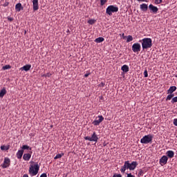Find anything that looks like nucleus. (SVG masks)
Here are the masks:
<instances>
[{
  "mask_svg": "<svg viewBox=\"0 0 177 177\" xmlns=\"http://www.w3.org/2000/svg\"><path fill=\"white\" fill-rule=\"evenodd\" d=\"M138 165V163L137 161H133L131 163H130L129 160H127L124 162V165L122 167L120 171L122 173L124 174L127 169L134 170Z\"/></svg>",
  "mask_w": 177,
  "mask_h": 177,
  "instance_id": "nucleus-1",
  "label": "nucleus"
},
{
  "mask_svg": "<svg viewBox=\"0 0 177 177\" xmlns=\"http://www.w3.org/2000/svg\"><path fill=\"white\" fill-rule=\"evenodd\" d=\"M40 165L38 162H31L29 167V174L32 176H36L39 170Z\"/></svg>",
  "mask_w": 177,
  "mask_h": 177,
  "instance_id": "nucleus-2",
  "label": "nucleus"
},
{
  "mask_svg": "<svg viewBox=\"0 0 177 177\" xmlns=\"http://www.w3.org/2000/svg\"><path fill=\"white\" fill-rule=\"evenodd\" d=\"M142 42V50L151 48L153 46L152 39L151 38H144L140 40Z\"/></svg>",
  "mask_w": 177,
  "mask_h": 177,
  "instance_id": "nucleus-3",
  "label": "nucleus"
},
{
  "mask_svg": "<svg viewBox=\"0 0 177 177\" xmlns=\"http://www.w3.org/2000/svg\"><path fill=\"white\" fill-rule=\"evenodd\" d=\"M119 11V8L117 6L111 5L106 8V13L109 16H112L113 13H117Z\"/></svg>",
  "mask_w": 177,
  "mask_h": 177,
  "instance_id": "nucleus-4",
  "label": "nucleus"
},
{
  "mask_svg": "<svg viewBox=\"0 0 177 177\" xmlns=\"http://www.w3.org/2000/svg\"><path fill=\"white\" fill-rule=\"evenodd\" d=\"M153 140V136L151 134L145 135L140 140V142L142 144H149Z\"/></svg>",
  "mask_w": 177,
  "mask_h": 177,
  "instance_id": "nucleus-5",
  "label": "nucleus"
},
{
  "mask_svg": "<svg viewBox=\"0 0 177 177\" xmlns=\"http://www.w3.org/2000/svg\"><path fill=\"white\" fill-rule=\"evenodd\" d=\"M86 140H88L90 142H97V140H99L95 131L93 132V135L91 136H86L84 138Z\"/></svg>",
  "mask_w": 177,
  "mask_h": 177,
  "instance_id": "nucleus-6",
  "label": "nucleus"
},
{
  "mask_svg": "<svg viewBox=\"0 0 177 177\" xmlns=\"http://www.w3.org/2000/svg\"><path fill=\"white\" fill-rule=\"evenodd\" d=\"M10 159L8 157H5L3 162L1 165L3 169L8 168L10 166Z\"/></svg>",
  "mask_w": 177,
  "mask_h": 177,
  "instance_id": "nucleus-7",
  "label": "nucleus"
},
{
  "mask_svg": "<svg viewBox=\"0 0 177 177\" xmlns=\"http://www.w3.org/2000/svg\"><path fill=\"white\" fill-rule=\"evenodd\" d=\"M132 50L134 53H137L140 52L141 50V45L139 43H135L132 46Z\"/></svg>",
  "mask_w": 177,
  "mask_h": 177,
  "instance_id": "nucleus-8",
  "label": "nucleus"
},
{
  "mask_svg": "<svg viewBox=\"0 0 177 177\" xmlns=\"http://www.w3.org/2000/svg\"><path fill=\"white\" fill-rule=\"evenodd\" d=\"M168 162V156L166 155H163L160 159H159V164H160V166H164L167 165Z\"/></svg>",
  "mask_w": 177,
  "mask_h": 177,
  "instance_id": "nucleus-9",
  "label": "nucleus"
},
{
  "mask_svg": "<svg viewBox=\"0 0 177 177\" xmlns=\"http://www.w3.org/2000/svg\"><path fill=\"white\" fill-rule=\"evenodd\" d=\"M99 119L97 120H95L93 122V124L94 126H99L101 122H102V121L104 120V117L102 115H98L97 117Z\"/></svg>",
  "mask_w": 177,
  "mask_h": 177,
  "instance_id": "nucleus-10",
  "label": "nucleus"
},
{
  "mask_svg": "<svg viewBox=\"0 0 177 177\" xmlns=\"http://www.w3.org/2000/svg\"><path fill=\"white\" fill-rule=\"evenodd\" d=\"M149 10L153 14H157L158 12V8L156 6H154L153 4H150L149 6Z\"/></svg>",
  "mask_w": 177,
  "mask_h": 177,
  "instance_id": "nucleus-11",
  "label": "nucleus"
},
{
  "mask_svg": "<svg viewBox=\"0 0 177 177\" xmlns=\"http://www.w3.org/2000/svg\"><path fill=\"white\" fill-rule=\"evenodd\" d=\"M32 7L34 11H37L39 10L38 0H32Z\"/></svg>",
  "mask_w": 177,
  "mask_h": 177,
  "instance_id": "nucleus-12",
  "label": "nucleus"
},
{
  "mask_svg": "<svg viewBox=\"0 0 177 177\" xmlns=\"http://www.w3.org/2000/svg\"><path fill=\"white\" fill-rule=\"evenodd\" d=\"M175 153L172 150H169L166 151V156L169 157V158H173L174 157Z\"/></svg>",
  "mask_w": 177,
  "mask_h": 177,
  "instance_id": "nucleus-13",
  "label": "nucleus"
},
{
  "mask_svg": "<svg viewBox=\"0 0 177 177\" xmlns=\"http://www.w3.org/2000/svg\"><path fill=\"white\" fill-rule=\"evenodd\" d=\"M24 151L23 149H19L17 153V159L20 160L22 158Z\"/></svg>",
  "mask_w": 177,
  "mask_h": 177,
  "instance_id": "nucleus-14",
  "label": "nucleus"
},
{
  "mask_svg": "<svg viewBox=\"0 0 177 177\" xmlns=\"http://www.w3.org/2000/svg\"><path fill=\"white\" fill-rule=\"evenodd\" d=\"M176 89L177 88L175 86H170V88H169V90H167V94H172L176 91Z\"/></svg>",
  "mask_w": 177,
  "mask_h": 177,
  "instance_id": "nucleus-15",
  "label": "nucleus"
},
{
  "mask_svg": "<svg viewBox=\"0 0 177 177\" xmlns=\"http://www.w3.org/2000/svg\"><path fill=\"white\" fill-rule=\"evenodd\" d=\"M30 158H31V153H24L23 156V159L25 161H29Z\"/></svg>",
  "mask_w": 177,
  "mask_h": 177,
  "instance_id": "nucleus-16",
  "label": "nucleus"
},
{
  "mask_svg": "<svg viewBox=\"0 0 177 177\" xmlns=\"http://www.w3.org/2000/svg\"><path fill=\"white\" fill-rule=\"evenodd\" d=\"M23 10V7L21 6V3H18L17 4H16L15 6V10L17 12H19L21 10Z\"/></svg>",
  "mask_w": 177,
  "mask_h": 177,
  "instance_id": "nucleus-17",
  "label": "nucleus"
},
{
  "mask_svg": "<svg viewBox=\"0 0 177 177\" xmlns=\"http://www.w3.org/2000/svg\"><path fill=\"white\" fill-rule=\"evenodd\" d=\"M140 10L142 12H147L148 10V5L146 3H142L140 5Z\"/></svg>",
  "mask_w": 177,
  "mask_h": 177,
  "instance_id": "nucleus-18",
  "label": "nucleus"
},
{
  "mask_svg": "<svg viewBox=\"0 0 177 177\" xmlns=\"http://www.w3.org/2000/svg\"><path fill=\"white\" fill-rule=\"evenodd\" d=\"M30 68H31V65L30 64H27V65H25L23 67H21V70L27 72V71L30 70Z\"/></svg>",
  "mask_w": 177,
  "mask_h": 177,
  "instance_id": "nucleus-19",
  "label": "nucleus"
},
{
  "mask_svg": "<svg viewBox=\"0 0 177 177\" xmlns=\"http://www.w3.org/2000/svg\"><path fill=\"white\" fill-rule=\"evenodd\" d=\"M7 93V91L5 87H3L0 91V98H3V96Z\"/></svg>",
  "mask_w": 177,
  "mask_h": 177,
  "instance_id": "nucleus-20",
  "label": "nucleus"
},
{
  "mask_svg": "<svg viewBox=\"0 0 177 177\" xmlns=\"http://www.w3.org/2000/svg\"><path fill=\"white\" fill-rule=\"evenodd\" d=\"M122 71L125 73H128L129 71V68L128 65H126V64L123 65L122 66Z\"/></svg>",
  "mask_w": 177,
  "mask_h": 177,
  "instance_id": "nucleus-21",
  "label": "nucleus"
},
{
  "mask_svg": "<svg viewBox=\"0 0 177 177\" xmlns=\"http://www.w3.org/2000/svg\"><path fill=\"white\" fill-rule=\"evenodd\" d=\"M104 41V37H100L95 39V42L97 44H100V43L103 42Z\"/></svg>",
  "mask_w": 177,
  "mask_h": 177,
  "instance_id": "nucleus-22",
  "label": "nucleus"
},
{
  "mask_svg": "<svg viewBox=\"0 0 177 177\" xmlns=\"http://www.w3.org/2000/svg\"><path fill=\"white\" fill-rule=\"evenodd\" d=\"M30 149L31 151V147H30V146L27 145H24L21 147V150H28Z\"/></svg>",
  "mask_w": 177,
  "mask_h": 177,
  "instance_id": "nucleus-23",
  "label": "nucleus"
},
{
  "mask_svg": "<svg viewBox=\"0 0 177 177\" xmlns=\"http://www.w3.org/2000/svg\"><path fill=\"white\" fill-rule=\"evenodd\" d=\"M174 97V93H170L167 95V97H166V101H169L171 100L173 97Z\"/></svg>",
  "mask_w": 177,
  "mask_h": 177,
  "instance_id": "nucleus-24",
  "label": "nucleus"
},
{
  "mask_svg": "<svg viewBox=\"0 0 177 177\" xmlns=\"http://www.w3.org/2000/svg\"><path fill=\"white\" fill-rule=\"evenodd\" d=\"M127 43H129V42H131L133 40V36L132 35H128L127 37Z\"/></svg>",
  "mask_w": 177,
  "mask_h": 177,
  "instance_id": "nucleus-25",
  "label": "nucleus"
},
{
  "mask_svg": "<svg viewBox=\"0 0 177 177\" xmlns=\"http://www.w3.org/2000/svg\"><path fill=\"white\" fill-rule=\"evenodd\" d=\"M62 156H64V153H57L56 155V156H55V159L57 160V159H59L61 158Z\"/></svg>",
  "mask_w": 177,
  "mask_h": 177,
  "instance_id": "nucleus-26",
  "label": "nucleus"
},
{
  "mask_svg": "<svg viewBox=\"0 0 177 177\" xmlns=\"http://www.w3.org/2000/svg\"><path fill=\"white\" fill-rule=\"evenodd\" d=\"M95 22H96V21L95 19H90V20L88 21V23L90 25H93Z\"/></svg>",
  "mask_w": 177,
  "mask_h": 177,
  "instance_id": "nucleus-27",
  "label": "nucleus"
},
{
  "mask_svg": "<svg viewBox=\"0 0 177 177\" xmlns=\"http://www.w3.org/2000/svg\"><path fill=\"white\" fill-rule=\"evenodd\" d=\"M107 3V0H100V5L104 6Z\"/></svg>",
  "mask_w": 177,
  "mask_h": 177,
  "instance_id": "nucleus-28",
  "label": "nucleus"
},
{
  "mask_svg": "<svg viewBox=\"0 0 177 177\" xmlns=\"http://www.w3.org/2000/svg\"><path fill=\"white\" fill-rule=\"evenodd\" d=\"M11 68V66L10 65H6L3 67V70L6 71V70H8Z\"/></svg>",
  "mask_w": 177,
  "mask_h": 177,
  "instance_id": "nucleus-29",
  "label": "nucleus"
},
{
  "mask_svg": "<svg viewBox=\"0 0 177 177\" xmlns=\"http://www.w3.org/2000/svg\"><path fill=\"white\" fill-rule=\"evenodd\" d=\"M177 102V96L173 97V99H171V104H175Z\"/></svg>",
  "mask_w": 177,
  "mask_h": 177,
  "instance_id": "nucleus-30",
  "label": "nucleus"
},
{
  "mask_svg": "<svg viewBox=\"0 0 177 177\" xmlns=\"http://www.w3.org/2000/svg\"><path fill=\"white\" fill-rule=\"evenodd\" d=\"M162 3V0H155V4L159 5Z\"/></svg>",
  "mask_w": 177,
  "mask_h": 177,
  "instance_id": "nucleus-31",
  "label": "nucleus"
},
{
  "mask_svg": "<svg viewBox=\"0 0 177 177\" xmlns=\"http://www.w3.org/2000/svg\"><path fill=\"white\" fill-rule=\"evenodd\" d=\"M144 77H148V71H147V70L144 71Z\"/></svg>",
  "mask_w": 177,
  "mask_h": 177,
  "instance_id": "nucleus-32",
  "label": "nucleus"
},
{
  "mask_svg": "<svg viewBox=\"0 0 177 177\" xmlns=\"http://www.w3.org/2000/svg\"><path fill=\"white\" fill-rule=\"evenodd\" d=\"M51 75H52L51 73H48L44 75V77H50Z\"/></svg>",
  "mask_w": 177,
  "mask_h": 177,
  "instance_id": "nucleus-33",
  "label": "nucleus"
},
{
  "mask_svg": "<svg viewBox=\"0 0 177 177\" xmlns=\"http://www.w3.org/2000/svg\"><path fill=\"white\" fill-rule=\"evenodd\" d=\"M173 124H174V126L177 127V118H174L173 120Z\"/></svg>",
  "mask_w": 177,
  "mask_h": 177,
  "instance_id": "nucleus-34",
  "label": "nucleus"
},
{
  "mask_svg": "<svg viewBox=\"0 0 177 177\" xmlns=\"http://www.w3.org/2000/svg\"><path fill=\"white\" fill-rule=\"evenodd\" d=\"M1 149L2 151H3V150H8V148H7L6 146L2 145V146H1Z\"/></svg>",
  "mask_w": 177,
  "mask_h": 177,
  "instance_id": "nucleus-35",
  "label": "nucleus"
},
{
  "mask_svg": "<svg viewBox=\"0 0 177 177\" xmlns=\"http://www.w3.org/2000/svg\"><path fill=\"white\" fill-rule=\"evenodd\" d=\"M113 177H122L121 174H115Z\"/></svg>",
  "mask_w": 177,
  "mask_h": 177,
  "instance_id": "nucleus-36",
  "label": "nucleus"
},
{
  "mask_svg": "<svg viewBox=\"0 0 177 177\" xmlns=\"http://www.w3.org/2000/svg\"><path fill=\"white\" fill-rule=\"evenodd\" d=\"M127 177H136L134 175H133L131 173L127 174Z\"/></svg>",
  "mask_w": 177,
  "mask_h": 177,
  "instance_id": "nucleus-37",
  "label": "nucleus"
},
{
  "mask_svg": "<svg viewBox=\"0 0 177 177\" xmlns=\"http://www.w3.org/2000/svg\"><path fill=\"white\" fill-rule=\"evenodd\" d=\"M120 36L122 37L123 39H126L127 36L124 35V33L120 34Z\"/></svg>",
  "mask_w": 177,
  "mask_h": 177,
  "instance_id": "nucleus-38",
  "label": "nucleus"
},
{
  "mask_svg": "<svg viewBox=\"0 0 177 177\" xmlns=\"http://www.w3.org/2000/svg\"><path fill=\"white\" fill-rule=\"evenodd\" d=\"M138 175L139 176H143V171L142 170H140L138 173Z\"/></svg>",
  "mask_w": 177,
  "mask_h": 177,
  "instance_id": "nucleus-39",
  "label": "nucleus"
},
{
  "mask_svg": "<svg viewBox=\"0 0 177 177\" xmlns=\"http://www.w3.org/2000/svg\"><path fill=\"white\" fill-rule=\"evenodd\" d=\"M40 177H47V175L46 173H43L41 174V176Z\"/></svg>",
  "mask_w": 177,
  "mask_h": 177,
  "instance_id": "nucleus-40",
  "label": "nucleus"
},
{
  "mask_svg": "<svg viewBox=\"0 0 177 177\" xmlns=\"http://www.w3.org/2000/svg\"><path fill=\"white\" fill-rule=\"evenodd\" d=\"M8 20L9 21H13V19H12V17H8Z\"/></svg>",
  "mask_w": 177,
  "mask_h": 177,
  "instance_id": "nucleus-41",
  "label": "nucleus"
},
{
  "mask_svg": "<svg viewBox=\"0 0 177 177\" xmlns=\"http://www.w3.org/2000/svg\"><path fill=\"white\" fill-rule=\"evenodd\" d=\"M90 75H91V73H86V74L84 75V77H88Z\"/></svg>",
  "mask_w": 177,
  "mask_h": 177,
  "instance_id": "nucleus-42",
  "label": "nucleus"
},
{
  "mask_svg": "<svg viewBox=\"0 0 177 177\" xmlns=\"http://www.w3.org/2000/svg\"><path fill=\"white\" fill-rule=\"evenodd\" d=\"M8 6V3L7 2V3H5L4 4H3V6L4 7H7Z\"/></svg>",
  "mask_w": 177,
  "mask_h": 177,
  "instance_id": "nucleus-43",
  "label": "nucleus"
},
{
  "mask_svg": "<svg viewBox=\"0 0 177 177\" xmlns=\"http://www.w3.org/2000/svg\"><path fill=\"white\" fill-rule=\"evenodd\" d=\"M22 177H29V176H28V174H25L23 175Z\"/></svg>",
  "mask_w": 177,
  "mask_h": 177,
  "instance_id": "nucleus-44",
  "label": "nucleus"
},
{
  "mask_svg": "<svg viewBox=\"0 0 177 177\" xmlns=\"http://www.w3.org/2000/svg\"><path fill=\"white\" fill-rule=\"evenodd\" d=\"M137 1L140 2H145V0H137Z\"/></svg>",
  "mask_w": 177,
  "mask_h": 177,
  "instance_id": "nucleus-45",
  "label": "nucleus"
},
{
  "mask_svg": "<svg viewBox=\"0 0 177 177\" xmlns=\"http://www.w3.org/2000/svg\"><path fill=\"white\" fill-rule=\"evenodd\" d=\"M176 77H177V73H176Z\"/></svg>",
  "mask_w": 177,
  "mask_h": 177,
  "instance_id": "nucleus-46",
  "label": "nucleus"
}]
</instances>
